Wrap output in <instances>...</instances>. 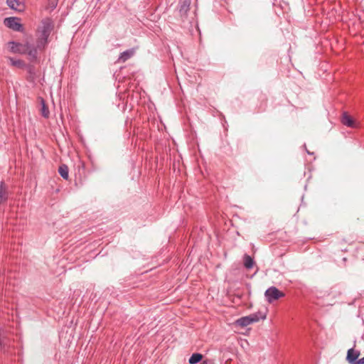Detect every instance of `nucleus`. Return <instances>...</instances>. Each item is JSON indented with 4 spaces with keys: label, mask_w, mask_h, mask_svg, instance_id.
Returning <instances> with one entry per match:
<instances>
[{
    "label": "nucleus",
    "mask_w": 364,
    "mask_h": 364,
    "mask_svg": "<svg viewBox=\"0 0 364 364\" xmlns=\"http://www.w3.org/2000/svg\"><path fill=\"white\" fill-rule=\"evenodd\" d=\"M264 296L269 303H272L279 298L284 297V294L277 287H271L265 291Z\"/></svg>",
    "instance_id": "nucleus-1"
},
{
    "label": "nucleus",
    "mask_w": 364,
    "mask_h": 364,
    "mask_svg": "<svg viewBox=\"0 0 364 364\" xmlns=\"http://www.w3.org/2000/svg\"><path fill=\"white\" fill-rule=\"evenodd\" d=\"M38 52L39 50L34 43L30 42L26 43L25 53L23 54L28 55L29 61L36 62Z\"/></svg>",
    "instance_id": "nucleus-2"
},
{
    "label": "nucleus",
    "mask_w": 364,
    "mask_h": 364,
    "mask_svg": "<svg viewBox=\"0 0 364 364\" xmlns=\"http://www.w3.org/2000/svg\"><path fill=\"white\" fill-rule=\"evenodd\" d=\"M4 24L8 28L15 31L21 32L23 31V25L21 23L20 18L17 17H9L4 19Z\"/></svg>",
    "instance_id": "nucleus-3"
},
{
    "label": "nucleus",
    "mask_w": 364,
    "mask_h": 364,
    "mask_svg": "<svg viewBox=\"0 0 364 364\" xmlns=\"http://www.w3.org/2000/svg\"><path fill=\"white\" fill-rule=\"evenodd\" d=\"M11 346V341L4 330H0V351L6 353Z\"/></svg>",
    "instance_id": "nucleus-4"
},
{
    "label": "nucleus",
    "mask_w": 364,
    "mask_h": 364,
    "mask_svg": "<svg viewBox=\"0 0 364 364\" xmlns=\"http://www.w3.org/2000/svg\"><path fill=\"white\" fill-rule=\"evenodd\" d=\"M9 47L11 53L23 54L25 53L26 43L22 44L15 41H10Z\"/></svg>",
    "instance_id": "nucleus-5"
},
{
    "label": "nucleus",
    "mask_w": 364,
    "mask_h": 364,
    "mask_svg": "<svg viewBox=\"0 0 364 364\" xmlns=\"http://www.w3.org/2000/svg\"><path fill=\"white\" fill-rule=\"evenodd\" d=\"M360 353L358 350L350 348L348 350L346 359L350 364H358Z\"/></svg>",
    "instance_id": "nucleus-6"
},
{
    "label": "nucleus",
    "mask_w": 364,
    "mask_h": 364,
    "mask_svg": "<svg viewBox=\"0 0 364 364\" xmlns=\"http://www.w3.org/2000/svg\"><path fill=\"white\" fill-rule=\"evenodd\" d=\"M6 4L11 9L22 11L24 9V4L20 0H6Z\"/></svg>",
    "instance_id": "nucleus-7"
},
{
    "label": "nucleus",
    "mask_w": 364,
    "mask_h": 364,
    "mask_svg": "<svg viewBox=\"0 0 364 364\" xmlns=\"http://www.w3.org/2000/svg\"><path fill=\"white\" fill-rule=\"evenodd\" d=\"M191 0H180L179 1V13L181 16H186L190 9Z\"/></svg>",
    "instance_id": "nucleus-8"
},
{
    "label": "nucleus",
    "mask_w": 364,
    "mask_h": 364,
    "mask_svg": "<svg viewBox=\"0 0 364 364\" xmlns=\"http://www.w3.org/2000/svg\"><path fill=\"white\" fill-rule=\"evenodd\" d=\"M341 122L348 127H355V122L353 119L346 112H343L341 118Z\"/></svg>",
    "instance_id": "nucleus-9"
},
{
    "label": "nucleus",
    "mask_w": 364,
    "mask_h": 364,
    "mask_svg": "<svg viewBox=\"0 0 364 364\" xmlns=\"http://www.w3.org/2000/svg\"><path fill=\"white\" fill-rule=\"evenodd\" d=\"M48 43V38L39 36L38 38L36 39V42L34 43V44L37 46L39 51L42 52L46 49Z\"/></svg>",
    "instance_id": "nucleus-10"
},
{
    "label": "nucleus",
    "mask_w": 364,
    "mask_h": 364,
    "mask_svg": "<svg viewBox=\"0 0 364 364\" xmlns=\"http://www.w3.org/2000/svg\"><path fill=\"white\" fill-rule=\"evenodd\" d=\"M8 199V191L4 181L0 183V204L5 203Z\"/></svg>",
    "instance_id": "nucleus-11"
},
{
    "label": "nucleus",
    "mask_w": 364,
    "mask_h": 364,
    "mask_svg": "<svg viewBox=\"0 0 364 364\" xmlns=\"http://www.w3.org/2000/svg\"><path fill=\"white\" fill-rule=\"evenodd\" d=\"M51 29H52V27H51V25L49 22H45L43 21V26L41 29V31H40V36H44L46 38H48L49 37V35L50 33V31H51Z\"/></svg>",
    "instance_id": "nucleus-12"
},
{
    "label": "nucleus",
    "mask_w": 364,
    "mask_h": 364,
    "mask_svg": "<svg viewBox=\"0 0 364 364\" xmlns=\"http://www.w3.org/2000/svg\"><path fill=\"white\" fill-rule=\"evenodd\" d=\"M134 50L133 49L127 50L120 54L118 58V61L124 63L134 55Z\"/></svg>",
    "instance_id": "nucleus-13"
},
{
    "label": "nucleus",
    "mask_w": 364,
    "mask_h": 364,
    "mask_svg": "<svg viewBox=\"0 0 364 364\" xmlns=\"http://www.w3.org/2000/svg\"><path fill=\"white\" fill-rule=\"evenodd\" d=\"M252 321L253 323L258 322L260 320H264L267 317V313L262 311H257L256 313L250 314Z\"/></svg>",
    "instance_id": "nucleus-14"
},
{
    "label": "nucleus",
    "mask_w": 364,
    "mask_h": 364,
    "mask_svg": "<svg viewBox=\"0 0 364 364\" xmlns=\"http://www.w3.org/2000/svg\"><path fill=\"white\" fill-rule=\"evenodd\" d=\"M58 173L63 178H64L65 180L68 179L69 169H68V167L67 165H65V164L60 165L58 168Z\"/></svg>",
    "instance_id": "nucleus-15"
},
{
    "label": "nucleus",
    "mask_w": 364,
    "mask_h": 364,
    "mask_svg": "<svg viewBox=\"0 0 364 364\" xmlns=\"http://www.w3.org/2000/svg\"><path fill=\"white\" fill-rule=\"evenodd\" d=\"M237 323L239 326L244 327L252 323L253 322L252 321L250 315H249L247 316H244L239 318L237 321Z\"/></svg>",
    "instance_id": "nucleus-16"
},
{
    "label": "nucleus",
    "mask_w": 364,
    "mask_h": 364,
    "mask_svg": "<svg viewBox=\"0 0 364 364\" xmlns=\"http://www.w3.org/2000/svg\"><path fill=\"white\" fill-rule=\"evenodd\" d=\"M255 264L254 259L248 255L244 256V266L246 269H251Z\"/></svg>",
    "instance_id": "nucleus-17"
},
{
    "label": "nucleus",
    "mask_w": 364,
    "mask_h": 364,
    "mask_svg": "<svg viewBox=\"0 0 364 364\" xmlns=\"http://www.w3.org/2000/svg\"><path fill=\"white\" fill-rule=\"evenodd\" d=\"M203 359V355L198 353H193L189 358L190 364H197Z\"/></svg>",
    "instance_id": "nucleus-18"
},
{
    "label": "nucleus",
    "mask_w": 364,
    "mask_h": 364,
    "mask_svg": "<svg viewBox=\"0 0 364 364\" xmlns=\"http://www.w3.org/2000/svg\"><path fill=\"white\" fill-rule=\"evenodd\" d=\"M10 61H11V65H13L16 67H18V68H23L26 66V63L20 59L10 58Z\"/></svg>",
    "instance_id": "nucleus-19"
},
{
    "label": "nucleus",
    "mask_w": 364,
    "mask_h": 364,
    "mask_svg": "<svg viewBox=\"0 0 364 364\" xmlns=\"http://www.w3.org/2000/svg\"><path fill=\"white\" fill-rule=\"evenodd\" d=\"M25 67H26L27 71L29 74V78L31 79V80H33L35 79V76H36V71H35L34 66L31 65H26Z\"/></svg>",
    "instance_id": "nucleus-20"
},
{
    "label": "nucleus",
    "mask_w": 364,
    "mask_h": 364,
    "mask_svg": "<svg viewBox=\"0 0 364 364\" xmlns=\"http://www.w3.org/2000/svg\"><path fill=\"white\" fill-rule=\"evenodd\" d=\"M42 107H41V114L45 118H48L49 117V110L46 107L45 102L43 100H41Z\"/></svg>",
    "instance_id": "nucleus-21"
},
{
    "label": "nucleus",
    "mask_w": 364,
    "mask_h": 364,
    "mask_svg": "<svg viewBox=\"0 0 364 364\" xmlns=\"http://www.w3.org/2000/svg\"><path fill=\"white\" fill-rule=\"evenodd\" d=\"M58 0H48V9L51 11L54 10L58 5Z\"/></svg>",
    "instance_id": "nucleus-22"
},
{
    "label": "nucleus",
    "mask_w": 364,
    "mask_h": 364,
    "mask_svg": "<svg viewBox=\"0 0 364 364\" xmlns=\"http://www.w3.org/2000/svg\"><path fill=\"white\" fill-rule=\"evenodd\" d=\"M358 364H364V357L359 359L358 361L357 362Z\"/></svg>",
    "instance_id": "nucleus-23"
},
{
    "label": "nucleus",
    "mask_w": 364,
    "mask_h": 364,
    "mask_svg": "<svg viewBox=\"0 0 364 364\" xmlns=\"http://www.w3.org/2000/svg\"><path fill=\"white\" fill-rule=\"evenodd\" d=\"M306 152H307V154H313V153H311V152H310V151H309L308 150H306Z\"/></svg>",
    "instance_id": "nucleus-24"
}]
</instances>
